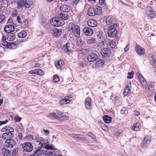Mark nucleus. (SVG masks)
Returning <instances> with one entry per match:
<instances>
[{
	"label": "nucleus",
	"mask_w": 156,
	"mask_h": 156,
	"mask_svg": "<svg viewBox=\"0 0 156 156\" xmlns=\"http://www.w3.org/2000/svg\"><path fill=\"white\" fill-rule=\"evenodd\" d=\"M98 58V55L94 53H92L88 55L87 57L88 60L90 62H93Z\"/></svg>",
	"instance_id": "obj_10"
},
{
	"label": "nucleus",
	"mask_w": 156,
	"mask_h": 156,
	"mask_svg": "<svg viewBox=\"0 0 156 156\" xmlns=\"http://www.w3.org/2000/svg\"><path fill=\"white\" fill-rule=\"evenodd\" d=\"M139 80L143 85L144 86V85L146 84V82L145 81V79L143 77H141L139 79Z\"/></svg>",
	"instance_id": "obj_42"
},
{
	"label": "nucleus",
	"mask_w": 156,
	"mask_h": 156,
	"mask_svg": "<svg viewBox=\"0 0 156 156\" xmlns=\"http://www.w3.org/2000/svg\"><path fill=\"white\" fill-rule=\"evenodd\" d=\"M9 126H5L3 127L2 129V131L5 132L6 131H8L9 129Z\"/></svg>",
	"instance_id": "obj_50"
},
{
	"label": "nucleus",
	"mask_w": 156,
	"mask_h": 156,
	"mask_svg": "<svg viewBox=\"0 0 156 156\" xmlns=\"http://www.w3.org/2000/svg\"><path fill=\"white\" fill-rule=\"evenodd\" d=\"M104 64V61L102 60H100L97 62L96 63L97 66L98 67L102 66Z\"/></svg>",
	"instance_id": "obj_40"
},
{
	"label": "nucleus",
	"mask_w": 156,
	"mask_h": 156,
	"mask_svg": "<svg viewBox=\"0 0 156 156\" xmlns=\"http://www.w3.org/2000/svg\"><path fill=\"white\" fill-rule=\"evenodd\" d=\"M9 121V120L8 119H6L5 121H0V126L2 125L5 124L6 123Z\"/></svg>",
	"instance_id": "obj_58"
},
{
	"label": "nucleus",
	"mask_w": 156,
	"mask_h": 156,
	"mask_svg": "<svg viewBox=\"0 0 156 156\" xmlns=\"http://www.w3.org/2000/svg\"><path fill=\"white\" fill-rule=\"evenodd\" d=\"M14 120L16 122H19L20 121L21 118L18 116L17 117H14Z\"/></svg>",
	"instance_id": "obj_57"
},
{
	"label": "nucleus",
	"mask_w": 156,
	"mask_h": 156,
	"mask_svg": "<svg viewBox=\"0 0 156 156\" xmlns=\"http://www.w3.org/2000/svg\"><path fill=\"white\" fill-rule=\"evenodd\" d=\"M22 147L23 150L27 152H30L33 150V146L30 142H25L22 144Z\"/></svg>",
	"instance_id": "obj_3"
},
{
	"label": "nucleus",
	"mask_w": 156,
	"mask_h": 156,
	"mask_svg": "<svg viewBox=\"0 0 156 156\" xmlns=\"http://www.w3.org/2000/svg\"><path fill=\"white\" fill-rule=\"evenodd\" d=\"M47 117L51 119H57V115L55 113H52L49 115H48Z\"/></svg>",
	"instance_id": "obj_36"
},
{
	"label": "nucleus",
	"mask_w": 156,
	"mask_h": 156,
	"mask_svg": "<svg viewBox=\"0 0 156 156\" xmlns=\"http://www.w3.org/2000/svg\"><path fill=\"white\" fill-rule=\"evenodd\" d=\"M100 53L103 57H105L108 56L109 51L107 48H104L101 50Z\"/></svg>",
	"instance_id": "obj_18"
},
{
	"label": "nucleus",
	"mask_w": 156,
	"mask_h": 156,
	"mask_svg": "<svg viewBox=\"0 0 156 156\" xmlns=\"http://www.w3.org/2000/svg\"><path fill=\"white\" fill-rule=\"evenodd\" d=\"M69 102L70 100L66 98H61L59 101V104L61 105H66Z\"/></svg>",
	"instance_id": "obj_24"
},
{
	"label": "nucleus",
	"mask_w": 156,
	"mask_h": 156,
	"mask_svg": "<svg viewBox=\"0 0 156 156\" xmlns=\"http://www.w3.org/2000/svg\"><path fill=\"white\" fill-rule=\"evenodd\" d=\"M112 20H105V22L108 25H113L112 23H111L112 21H111Z\"/></svg>",
	"instance_id": "obj_56"
},
{
	"label": "nucleus",
	"mask_w": 156,
	"mask_h": 156,
	"mask_svg": "<svg viewBox=\"0 0 156 156\" xmlns=\"http://www.w3.org/2000/svg\"><path fill=\"white\" fill-rule=\"evenodd\" d=\"M135 49L137 54L140 55H143L145 53L144 48L140 46L137 45L135 47Z\"/></svg>",
	"instance_id": "obj_9"
},
{
	"label": "nucleus",
	"mask_w": 156,
	"mask_h": 156,
	"mask_svg": "<svg viewBox=\"0 0 156 156\" xmlns=\"http://www.w3.org/2000/svg\"><path fill=\"white\" fill-rule=\"evenodd\" d=\"M60 9L62 12H67L70 11V7L67 5H61L60 6Z\"/></svg>",
	"instance_id": "obj_12"
},
{
	"label": "nucleus",
	"mask_w": 156,
	"mask_h": 156,
	"mask_svg": "<svg viewBox=\"0 0 156 156\" xmlns=\"http://www.w3.org/2000/svg\"><path fill=\"white\" fill-rule=\"evenodd\" d=\"M87 24L90 27H94L97 25L98 23L96 20H88Z\"/></svg>",
	"instance_id": "obj_19"
},
{
	"label": "nucleus",
	"mask_w": 156,
	"mask_h": 156,
	"mask_svg": "<svg viewBox=\"0 0 156 156\" xmlns=\"http://www.w3.org/2000/svg\"><path fill=\"white\" fill-rule=\"evenodd\" d=\"M2 151V154L4 156H9L11 153L10 151L5 148H3Z\"/></svg>",
	"instance_id": "obj_21"
},
{
	"label": "nucleus",
	"mask_w": 156,
	"mask_h": 156,
	"mask_svg": "<svg viewBox=\"0 0 156 156\" xmlns=\"http://www.w3.org/2000/svg\"><path fill=\"white\" fill-rule=\"evenodd\" d=\"M50 23L52 26L55 27L62 26L65 23L64 20H51Z\"/></svg>",
	"instance_id": "obj_6"
},
{
	"label": "nucleus",
	"mask_w": 156,
	"mask_h": 156,
	"mask_svg": "<svg viewBox=\"0 0 156 156\" xmlns=\"http://www.w3.org/2000/svg\"><path fill=\"white\" fill-rule=\"evenodd\" d=\"M70 136L74 138H77L81 140H85V137H83V136L77 134L72 133L70 134Z\"/></svg>",
	"instance_id": "obj_15"
},
{
	"label": "nucleus",
	"mask_w": 156,
	"mask_h": 156,
	"mask_svg": "<svg viewBox=\"0 0 156 156\" xmlns=\"http://www.w3.org/2000/svg\"><path fill=\"white\" fill-rule=\"evenodd\" d=\"M27 32L25 30H23L19 33L17 34V37L21 38H24L27 36Z\"/></svg>",
	"instance_id": "obj_22"
},
{
	"label": "nucleus",
	"mask_w": 156,
	"mask_h": 156,
	"mask_svg": "<svg viewBox=\"0 0 156 156\" xmlns=\"http://www.w3.org/2000/svg\"><path fill=\"white\" fill-rule=\"evenodd\" d=\"M85 106L86 108L89 109H91V105L90 98H86L85 99Z\"/></svg>",
	"instance_id": "obj_16"
},
{
	"label": "nucleus",
	"mask_w": 156,
	"mask_h": 156,
	"mask_svg": "<svg viewBox=\"0 0 156 156\" xmlns=\"http://www.w3.org/2000/svg\"><path fill=\"white\" fill-rule=\"evenodd\" d=\"M15 142L14 140L11 139L7 140L5 142V145L7 147L12 148L15 145Z\"/></svg>",
	"instance_id": "obj_7"
},
{
	"label": "nucleus",
	"mask_w": 156,
	"mask_h": 156,
	"mask_svg": "<svg viewBox=\"0 0 156 156\" xmlns=\"http://www.w3.org/2000/svg\"><path fill=\"white\" fill-rule=\"evenodd\" d=\"M69 30L72 32L75 36L79 37L80 34V27L78 25L74 24L73 23H70L68 26Z\"/></svg>",
	"instance_id": "obj_1"
},
{
	"label": "nucleus",
	"mask_w": 156,
	"mask_h": 156,
	"mask_svg": "<svg viewBox=\"0 0 156 156\" xmlns=\"http://www.w3.org/2000/svg\"><path fill=\"white\" fill-rule=\"evenodd\" d=\"M66 44L67 47V52H70L72 51V47L70 46V44L69 43H67Z\"/></svg>",
	"instance_id": "obj_46"
},
{
	"label": "nucleus",
	"mask_w": 156,
	"mask_h": 156,
	"mask_svg": "<svg viewBox=\"0 0 156 156\" xmlns=\"http://www.w3.org/2000/svg\"><path fill=\"white\" fill-rule=\"evenodd\" d=\"M84 34L87 36H91L93 32L92 29L88 27H85L83 30Z\"/></svg>",
	"instance_id": "obj_14"
},
{
	"label": "nucleus",
	"mask_w": 156,
	"mask_h": 156,
	"mask_svg": "<svg viewBox=\"0 0 156 156\" xmlns=\"http://www.w3.org/2000/svg\"><path fill=\"white\" fill-rule=\"evenodd\" d=\"M37 69L33 70L29 72V73L30 74H36L37 72Z\"/></svg>",
	"instance_id": "obj_62"
},
{
	"label": "nucleus",
	"mask_w": 156,
	"mask_h": 156,
	"mask_svg": "<svg viewBox=\"0 0 156 156\" xmlns=\"http://www.w3.org/2000/svg\"><path fill=\"white\" fill-rule=\"evenodd\" d=\"M95 42V39L94 38L89 39L87 41V43L88 44H91Z\"/></svg>",
	"instance_id": "obj_39"
},
{
	"label": "nucleus",
	"mask_w": 156,
	"mask_h": 156,
	"mask_svg": "<svg viewBox=\"0 0 156 156\" xmlns=\"http://www.w3.org/2000/svg\"><path fill=\"white\" fill-rule=\"evenodd\" d=\"M17 152V151L16 150H14L12 152V156H16Z\"/></svg>",
	"instance_id": "obj_61"
},
{
	"label": "nucleus",
	"mask_w": 156,
	"mask_h": 156,
	"mask_svg": "<svg viewBox=\"0 0 156 156\" xmlns=\"http://www.w3.org/2000/svg\"><path fill=\"white\" fill-rule=\"evenodd\" d=\"M2 137L3 139H6L8 138L7 132L4 133L2 135Z\"/></svg>",
	"instance_id": "obj_52"
},
{
	"label": "nucleus",
	"mask_w": 156,
	"mask_h": 156,
	"mask_svg": "<svg viewBox=\"0 0 156 156\" xmlns=\"http://www.w3.org/2000/svg\"><path fill=\"white\" fill-rule=\"evenodd\" d=\"M147 14L148 16L151 18H153L155 15V12L151 8L147 12Z\"/></svg>",
	"instance_id": "obj_25"
},
{
	"label": "nucleus",
	"mask_w": 156,
	"mask_h": 156,
	"mask_svg": "<svg viewBox=\"0 0 156 156\" xmlns=\"http://www.w3.org/2000/svg\"><path fill=\"white\" fill-rule=\"evenodd\" d=\"M44 131L45 133V135H48L49 133V131L47 129H44Z\"/></svg>",
	"instance_id": "obj_63"
},
{
	"label": "nucleus",
	"mask_w": 156,
	"mask_h": 156,
	"mask_svg": "<svg viewBox=\"0 0 156 156\" xmlns=\"http://www.w3.org/2000/svg\"><path fill=\"white\" fill-rule=\"evenodd\" d=\"M103 33L102 32L99 31L98 34L97 35V37L99 39H101L102 38Z\"/></svg>",
	"instance_id": "obj_51"
},
{
	"label": "nucleus",
	"mask_w": 156,
	"mask_h": 156,
	"mask_svg": "<svg viewBox=\"0 0 156 156\" xmlns=\"http://www.w3.org/2000/svg\"><path fill=\"white\" fill-rule=\"evenodd\" d=\"M117 43L118 40L115 39H114L109 42V45L111 48H114Z\"/></svg>",
	"instance_id": "obj_27"
},
{
	"label": "nucleus",
	"mask_w": 156,
	"mask_h": 156,
	"mask_svg": "<svg viewBox=\"0 0 156 156\" xmlns=\"http://www.w3.org/2000/svg\"><path fill=\"white\" fill-rule=\"evenodd\" d=\"M5 16L3 14H0V20H5Z\"/></svg>",
	"instance_id": "obj_64"
},
{
	"label": "nucleus",
	"mask_w": 156,
	"mask_h": 156,
	"mask_svg": "<svg viewBox=\"0 0 156 156\" xmlns=\"http://www.w3.org/2000/svg\"><path fill=\"white\" fill-rule=\"evenodd\" d=\"M64 63L63 60H60L57 62V63L55 64V66L57 68H59L62 66Z\"/></svg>",
	"instance_id": "obj_35"
},
{
	"label": "nucleus",
	"mask_w": 156,
	"mask_h": 156,
	"mask_svg": "<svg viewBox=\"0 0 156 156\" xmlns=\"http://www.w3.org/2000/svg\"><path fill=\"white\" fill-rule=\"evenodd\" d=\"M95 10V14H97L98 15H100L102 12L101 8L100 7H98V8H97Z\"/></svg>",
	"instance_id": "obj_38"
},
{
	"label": "nucleus",
	"mask_w": 156,
	"mask_h": 156,
	"mask_svg": "<svg viewBox=\"0 0 156 156\" xmlns=\"http://www.w3.org/2000/svg\"><path fill=\"white\" fill-rule=\"evenodd\" d=\"M59 80V77L57 75H55L53 76V81L54 82H58Z\"/></svg>",
	"instance_id": "obj_43"
},
{
	"label": "nucleus",
	"mask_w": 156,
	"mask_h": 156,
	"mask_svg": "<svg viewBox=\"0 0 156 156\" xmlns=\"http://www.w3.org/2000/svg\"><path fill=\"white\" fill-rule=\"evenodd\" d=\"M57 154L54 152H50L48 154V156H57Z\"/></svg>",
	"instance_id": "obj_59"
},
{
	"label": "nucleus",
	"mask_w": 156,
	"mask_h": 156,
	"mask_svg": "<svg viewBox=\"0 0 156 156\" xmlns=\"http://www.w3.org/2000/svg\"><path fill=\"white\" fill-rule=\"evenodd\" d=\"M103 119L104 122L106 123H109L111 121V117L107 115H105L103 117Z\"/></svg>",
	"instance_id": "obj_30"
},
{
	"label": "nucleus",
	"mask_w": 156,
	"mask_h": 156,
	"mask_svg": "<svg viewBox=\"0 0 156 156\" xmlns=\"http://www.w3.org/2000/svg\"><path fill=\"white\" fill-rule=\"evenodd\" d=\"M152 60L155 65L156 64V56H153L152 57Z\"/></svg>",
	"instance_id": "obj_55"
},
{
	"label": "nucleus",
	"mask_w": 156,
	"mask_h": 156,
	"mask_svg": "<svg viewBox=\"0 0 156 156\" xmlns=\"http://www.w3.org/2000/svg\"><path fill=\"white\" fill-rule=\"evenodd\" d=\"M25 138L28 141H31L33 140V138L32 136L30 135H28L25 137Z\"/></svg>",
	"instance_id": "obj_48"
},
{
	"label": "nucleus",
	"mask_w": 156,
	"mask_h": 156,
	"mask_svg": "<svg viewBox=\"0 0 156 156\" xmlns=\"http://www.w3.org/2000/svg\"><path fill=\"white\" fill-rule=\"evenodd\" d=\"M18 12L16 10H15L12 13L11 16L12 17H15L17 16V20H20V18L19 16H17Z\"/></svg>",
	"instance_id": "obj_37"
},
{
	"label": "nucleus",
	"mask_w": 156,
	"mask_h": 156,
	"mask_svg": "<svg viewBox=\"0 0 156 156\" xmlns=\"http://www.w3.org/2000/svg\"><path fill=\"white\" fill-rule=\"evenodd\" d=\"M62 50L66 52H67V47L66 46V44L62 48Z\"/></svg>",
	"instance_id": "obj_53"
},
{
	"label": "nucleus",
	"mask_w": 156,
	"mask_h": 156,
	"mask_svg": "<svg viewBox=\"0 0 156 156\" xmlns=\"http://www.w3.org/2000/svg\"><path fill=\"white\" fill-rule=\"evenodd\" d=\"M59 17L62 20H67L68 18V15L66 13H61L59 15Z\"/></svg>",
	"instance_id": "obj_34"
},
{
	"label": "nucleus",
	"mask_w": 156,
	"mask_h": 156,
	"mask_svg": "<svg viewBox=\"0 0 156 156\" xmlns=\"http://www.w3.org/2000/svg\"><path fill=\"white\" fill-rule=\"evenodd\" d=\"M35 140L36 142H39L41 145V146L42 147L45 142V140H44L42 137H39V136H36L35 138Z\"/></svg>",
	"instance_id": "obj_28"
},
{
	"label": "nucleus",
	"mask_w": 156,
	"mask_h": 156,
	"mask_svg": "<svg viewBox=\"0 0 156 156\" xmlns=\"http://www.w3.org/2000/svg\"><path fill=\"white\" fill-rule=\"evenodd\" d=\"M118 24L116 23H114L109 27V29L108 31V36L111 37H113L116 35L117 31L116 28Z\"/></svg>",
	"instance_id": "obj_2"
},
{
	"label": "nucleus",
	"mask_w": 156,
	"mask_h": 156,
	"mask_svg": "<svg viewBox=\"0 0 156 156\" xmlns=\"http://www.w3.org/2000/svg\"><path fill=\"white\" fill-rule=\"evenodd\" d=\"M17 7L20 9L24 6V2L23 0H18L17 2Z\"/></svg>",
	"instance_id": "obj_32"
},
{
	"label": "nucleus",
	"mask_w": 156,
	"mask_h": 156,
	"mask_svg": "<svg viewBox=\"0 0 156 156\" xmlns=\"http://www.w3.org/2000/svg\"><path fill=\"white\" fill-rule=\"evenodd\" d=\"M2 44L4 46H6L7 48L10 49H12V46L14 45L13 42L9 43L6 41H3Z\"/></svg>",
	"instance_id": "obj_23"
},
{
	"label": "nucleus",
	"mask_w": 156,
	"mask_h": 156,
	"mask_svg": "<svg viewBox=\"0 0 156 156\" xmlns=\"http://www.w3.org/2000/svg\"><path fill=\"white\" fill-rule=\"evenodd\" d=\"M145 88L147 90L150 91L153 88L154 84L153 82H150L144 85Z\"/></svg>",
	"instance_id": "obj_17"
},
{
	"label": "nucleus",
	"mask_w": 156,
	"mask_h": 156,
	"mask_svg": "<svg viewBox=\"0 0 156 156\" xmlns=\"http://www.w3.org/2000/svg\"><path fill=\"white\" fill-rule=\"evenodd\" d=\"M100 4L102 6L105 5V0H99Z\"/></svg>",
	"instance_id": "obj_49"
},
{
	"label": "nucleus",
	"mask_w": 156,
	"mask_h": 156,
	"mask_svg": "<svg viewBox=\"0 0 156 156\" xmlns=\"http://www.w3.org/2000/svg\"><path fill=\"white\" fill-rule=\"evenodd\" d=\"M57 113L58 114L57 115V119L58 118H62V119H67V117L65 116L64 114L62 112H60L59 111H58L57 112Z\"/></svg>",
	"instance_id": "obj_20"
},
{
	"label": "nucleus",
	"mask_w": 156,
	"mask_h": 156,
	"mask_svg": "<svg viewBox=\"0 0 156 156\" xmlns=\"http://www.w3.org/2000/svg\"><path fill=\"white\" fill-rule=\"evenodd\" d=\"M50 152L46 151H41V154L43 156H48V154Z\"/></svg>",
	"instance_id": "obj_41"
},
{
	"label": "nucleus",
	"mask_w": 156,
	"mask_h": 156,
	"mask_svg": "<svg viewBox=\"0 0 156 156\" xmlns=\"http://www.w3.org/2000/svg\"><path fill=\"white\" fill-rule=\"evenodd\" d=\"M133 72L132 71L131 72H128V76H127V78L128 79H131L133 78Z\"/></svg>",
	"instance_id": "obj_47"
},
{
	"label": "nucleus",
	"mask_w": 156,
	"mask_h": 156,
	"mask_svg": "<svg viewBox=\"0 0 156 156\" xmlns=\"http://www.w3.org/2000/svg\"><path fill=\"white\" fill-rule=\"evenodd\" d=\"M7 133L8 138H10V139L12 138L14 136V134L13 133H12L11 132H7Z\"/></svg>",
	"instance_id": "obj_45"
},
{
	"label": "nucleus",
	"mask_w": 156,
	"mask_h": 156,
	"mask_svg": "<svg viewBox=\"0 0 156 156\" xmlns=\"http://www.w3.org/2000/svg\"><path fill=\"white\" fill-rule=\"evenodd\" d=\"M87 14L90 16H94L95 15V10L93 8H90L88 9Z\"/></svg>",
	"instance_id": "obj_26"
},
{
	"label": "nucleus",
	"mask_w": 156,
	"mask_h": 156,
	"mask_svg": "<svg viewBox=\"0 0 156 156\" xmlns=\"http://www.w3.org/2000/svg\"><path fill=\"white\" fill-rule=\"evenodd\" d=\"M36 72H37L36 74L39 75H43L44 74V73L41 69H37Z\"/></svg>",
	"instance_id": "obj_44"
},
{
	"label": "nucleus",
	"mask_w": 156,
	"mask_h": 156,
	"mask_svg": "<svg viewBox=\"0 0 156 156\" xmlns=\"http://www.w3.org/2000/svg\"><path fill=\"white\" fill-rule=\"evenodd\" d=\"M4 30L8 34L11 33L14 31L15 27L13 25H8L5 27Z\"/></svg>",
	"instance_id": "obj_8"
},
{
	"label": "nucleus",
	"mask_w": 156,
	"mask_h": 156,
	"mask_svg": "<svg viewBox=\"0 0 156 156\" xmlns=\"http://www.w3.org/2000/svg\"><path fill=\"white\" fill-rule=\"evenodd\" d=\"M51 33L54 37H57L61 35L62 31L61 30L54 28L51 30Z\"/></svg>",
	"instance_id": "obj_11"
},
{
	"label": "nucleus",
	"mask_w": 156,
	"mask_h": 156,
	"mask_svg": "<svg viewBox=\"0 0 156 156\" xmlns=\"http://www.w3.org/2000/svg\"><path fill=\"white\" fill-rule=\"evenodd\" d=\"M41 24L43 26H44L46 24V20H41L40 22Z\"/></svg>",
	"instance_id": "obj_60"
},
{
	"label": "nucleus",
	"mask_w": 156,
	"mask_h": 156,
	"mask_svg": "<svg viewBox=\"0 0 156 156\" xmlns=\"http://www.w3.org/2000/svg\"><path fill=\"white\" fill-rule=\"evenodd\" d=\"M7 40L9 41H12L15 39V35L12 33H10L8 34Z\"/></svg>",
	"instance_id": "obj_29"
},
{
	"label": "nucleus",
	"mask_w": 156,
	"mask_h": 156,
	"mask_svg": "<svg viewBox=\"0 0 156 156\" xmlns=\"http://www.w3.org/2000/svg\"><path fill=\"white\" fill-rule=\"evenodd\" d=\"M140 124L139 123H136L134 126L132 127V129L135 131H139L140 130Z\"/></svg>",
	"instance_id": "obj_31"
},
{
	"label": "nucleus",
	"mask_w": 156,
	"mask_h": 156,
	"mask_svg": "<svg viewBox=\"0 0 156 156\" xmlns=\"http://www.w3.org/2000/svg\"><path fill=\"white\" fill-rule=\"evenodd\" d=\"M89 136L91 137L93 139H94L96 138L95 136L92 133L89 132L88 133Z\"/></svg>",
	"instance_id": "obj_54"
},
{
	"label": "nucleus",
	"mask_w": 156,
	"mask_h": 156,
	"mask_svg": "<svg viewBox=\"0 0 156 156\" xmlns=\"http://www.w3.org/2000/svg\"><path fill=\"white\" fill-rule=\"evenodd\" d=\"M131 89V82L128 83L126 89L124 91L123 94L124 95L126 96L130 92Z\"/></svg>",
	"instance_id": "obj_13"
},
{
	"label": "nucleus",
	"mask_w": 156,
	"mask_h": 156,
	"mask_svg": "<svg viewBox=\"0 0 156 156\" xmlns=\"http://www.w3.org/2000/svg\"><path fill=\"white\" fill-rule=\"evenodd\" d=\"M32 4L31 0H26L24 2V5L27 8H29Z\"/></svg>",
	"instance_id": "obj_33"
},
{
	"label": "nucleus",
	"mask_w": 156,
	"mask_h": 156,
	"mask_svg": "<svg viewBox=\"0 0 156 156\" xmlns=\"http://www.w3.org/2000/svg\"><path fill=\"white\" fill-rule=\"evenodd\" d=\"M151 140V137L148 136H145L143 139L141 143V147L142 148H146L149 145Z\"/></svg>",
	"instance_id": "obj_4"
},
{
	"label": "nucleus",
	"mask_w": 156,
	"mask_h": 156,
	"mask_svg": "<svg viewBox=\"0 0 156 156\" xmlns=\"http://www.w3.org/2000/svg\"><path fill=\"white\" fill-rule=\"evenodd\" d=\"M45 149L49 150H55V146L52 144H50L47 140H45V142L42 145V147Z\"/></svg>",
	"instance_id": "obj_5"
}]
</instances>
